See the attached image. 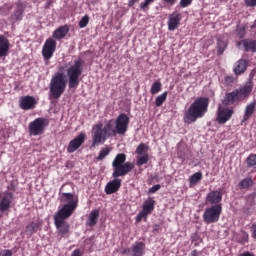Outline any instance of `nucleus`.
<instances>
[{
    "mask_svg": "<svg viewBox=\"0 0 256 256\" xmlns=\"http://www.w3.org/2000/svg\"><path fill=\"white\" fill-rule=\"evenodd\" d=\"M113 125H115V120H108L105 125L103 123L95 124L92 127V144L91 147H97L102 143H105L109 137H115V132L113 131Z\"/></svg>",
    "mask_w": 256,
    "mask_h": 256,
    "instance_id": "nucleus-1",
    "label": "nucleus"
},
{
    "mask_svg": "<svg viewBox=\"0 0 256 256\" xmlns=\"http://www.w3.org/2000/svg\"><path fill=\"white\" fill-rule=\"evenodd\" d=\"M209 98L201 97L196 99L184 114V122L191 124L201 119L207 113Z\"/></svg>",
    "mask_w": 256,
    "mask_h": 256,
    "instance_id": "nucleus-2",
    "label": "nucleus"
},
{
    "mask_svg": "<svg viewBox=\"0 0 256 256\" xmlns=\"http://www.w3.org/2000/svg\"><path fill=\"white\" fill-rule=\"evenodd\" d=\"M127 161V156L124 153L118 154L112 162L113 173L112 177L117 179V177H125L128 173H131L135 169V164L133 162Z\"/></svg>",
    "mask_w": 256,
    "mask_h": 256,
    "instance_id": "nucleus-3",
    "label": "nucleus"
},
{
    "mask_svg": "<svg viewBox=\"0 0 256 256\" xmlns=\"http://www.w3.org/2000/svg\"><path fill=\"white\" fill-rule=\"evenodd\" d=\"M50 95L53 99H59L67 89V79L63 72H58L50 80Z\"/></svg>",
    "mask_w": 256,
    "mask_h": 256,
    "instance_id": "nucleus-4",
    "label": "nucleus"
},
{
    "mask_svg": "<svg viewBox=\"0 0 256 256\" xmlns=\"http://www.w3.org/2000/svg\"><path fill=\"white\" fill-rule=\"evenodd\" d=\"M82 73H83V60L82 59L75 60L74 64L71 65L66 70L69 89H77V87H79V77H81Z\"/></svg>",
    "mask_w": 256,
    "mask_h": 256,
    "instance_id": "nucleus-5",
    "label": "nucleus"
},
{
    "mask_svg": "<svg viewBox=\"0 0 256 256\" xmlns=\"http://www.w3.org/2000/svg\"><path fill=\"white\" fill-rule=\"evenodd\" d=\"M222 211L223 206L221 204L212 205L206 208L203 213L204 223H207V225H211V223H217L221 217Z\"/></svg>",
    "mask_w": 256,
    "mask_h": 256,
    "instance_id": "nucleus-6",
    "label": "nucleus"
},
{
    "mask_svg": "<svg viewBox=\"0 0 256 256\" xmlns=\"http://www.w3.org/2000/svg\"><path fill=\"white\" fill-rule=\"evenodd\" d=\"M129 127V116L127 114H120L116 120H114V125H112V130L114 132V137L116 135H125Z\"/></svg>",
    "mask_w": 256,
    "mask_h": 256,
    "instance_id": "nucleus-7",
    "label": "nucleus"
},
{
    "mask_svg": "<svg viewBox=\"0 0 256 256\" xmlns=\"http://www.w3.org/2000/svg\"><path fill=\"white\" fill-rule=\"evenodd\" d=\"M46 125L47 120L45 118H37L33 122H30L28 127L30 135H33L34 137L43 135Z\"/></svg>",
    "mask_w": 256,
    "mask_h": 256,
    "instance_id": "nucleus-8",
    "label": "nucleus"
},
{
    "mask_svg": "<svg viewBox=\"0 0 256 256\" xmlns=\"http://www.w3.org/2000/svg\"><path fill=\"white\" fill-rule=\"evenodd\" d=\"M56 49L57 42L54 39L49 38L45 41L42 48V57L45 59L47 65H49V59L53 57V53H55Z\"/></svg>",
    "mask_w": 256,
    "mask_h": 256,
    "instance_id": "nucleus-9",
    "label": "nucleus"
},
{
    "mask_svg": "<svg viewBox=\"0 0 256 256\" xmlns=\"http://www.w3.org/2000/svg\"><path fill=\"white\" fill-rule=\"evenodd\" d=\"M223 200V193L218 190H211L206 195V204L207 205H221V201Z\"/></svg>",
    "mask_w": 256,
    "mask_h": 256,
    "instance_id": "nucleus-10",
    "label": "nucleus"
},
{
    "mask_svg": "<svg viewBox=\"0 0 256 256\" xmlns=\"http://www.w3.org/2000/svg\"><path fill=\"white\" fill-rule=\"evenodd\" d=\"M153 209H155V201L151 198L146 200L143 204L142 211L137 215L136 221H141L143 217H147V215L151 214L153 212Z\"/></svg>",
    "mask_w": 256,
    "mask_h": 256,
    "instance_id": "nucleus-11",
    "label": "nucleus"
},
{
    "mask_svg": "<svg viewBox=\"0 0 256 256\" xmlns=\"http://www.w3.org/2000/svg\"><path fill=\"white\" fill-rule=\"evenodd\" d=\"M13 193L4 192L0 199V211L1 213H5V211H9L11 208V204L13 203Z\"/></svg>",
    "mask_w": 256,
    "mask_h": 256,
    "instance_id": "nucleus-12",
    "label": "nucleus"
},
{
    "mask_svg": "<svg viewBox=\"0 0 256 256\" xmlns=\"http://www.w3.org/2000/svg\"><path fill=\"white\" fill-rule=\"evenodd\" d=\"M35 105H37V100L33 96H23L19 100V107L24 111L35 109Z\"/></svg>",
    "mask_w": 256,
    "mask_h": 256,
    "instance_id": "nucleus-13",
    "label": "nucleus"
},
{
    "mask_svg": "<svg viewBox=\"0 0 256 256\" xmlns=\"http://www.w3.org/2000/svg\"><path fill=\"white\" fill-rule=\"evenodd\" d=\"M86 137L87 135H85V133H80L75 139L70 141L67 147L68 153H75V151H77V149H79V147L85 143Z\"/></svg>",
    "mask_w": 256,
    "mask_h": 256,
    "instance_id": "nucleus-14",
    "label": "nucleus"
},
{
    "mask_svg": "<svg viewBox=\"0 0 256 256\" xmlns=\"http://www.w3.org/2000/svg\"><path fill=\"white\" fill-rule=\"evenodd\" d=\"M75 209H77V207L65 204L60 210H58L54 219L65 221V219H69V217L73 215V211H75Z\"/></svg>",
    "mask_w": 256,
    "mask_h": 256,
    "instance_id": "nucleus-15",
    "label": "nucleus"
},
{
    "mask_svg": "<svg viewBox=\"0 0 256 256\" xmlns=\"http://www.w3.org/2000/svg\"><path fill=\"white\" fill-rule=\"evenodd\" d=\"M233 115V110H229L227 108H221V106L218 108V116L217 121L220 125H223L231 119V116Z\"/></svg>",
    "mask_w": 256,
    "mask_h": 256,
    "instance_id": "nucleus-16",
    "label": "nucleus"
},
{
    "mask_svg": "<svg viewBox=\"0 0 256 256\" xmlns=\"http://www.w3.org/2000/svg\"><path fill=\"white\" fill-rule=\"evenodd\" d=\"M236 95L238 97V101H243L251 95V91H253V85L251 84H246L239 89H236Z\"/></svg>",
    "mask_w": 256,
    "mask_h": 256,
    "instance_id": "nucleus-17",
    "label": "nucleus"
},
{
    "mask_svg": "<svg viewBox=\"0 0 256 256\" xmlns=\"http://www.w3.org/2000/svg\"><path fill=\"white\" fill-rule=\"evenodd\" d=\"M118 189H121V179L116 177L114 180L106 184L105 193L106 195H113V193H117Z\"/></svg>",
    "mask_w": 256,
    "mask_h": 256,
    "instance_id": "nucleus-18",
    "label": "nucleus"
},
{
    "mask_svg": "<svg viewBox=\"0 0 256 256\" xmlns=\"http://www.w3.org/2000/svg\"><path fill=\"white\" fill-rule=\"evenodd\" d=\"M181 23V14L180 13H172L168 19V29L169 31H175L179 24Z\"/></svg>",
    "mask_w": 256,
    "mask_h": 256,
    "instance_id": "nucleus-19",
    "label": "nucleus"
},
{
    "mask_svg": "<svg viewBox=\"0 0 256 256\" xmlns=\"http://www.w3.org/2000/svg\"><path fill=\"white\" fill-rule=\"evenodd\" d=\"M25 11V5L23 3L18 2L16 11L11 15L10 21L11 23H17V21H21L23 19V13Z\"/></svg>",
    "mask_w": 256,
    "mask_h": 256,
    "instance_id": "nucleus-20",
    "label": "nucleus"
},
{
    "mask_svg": "<svg viewBox=\"0 0 256 256\" xmlns=\"http://www.w3.org/2000/svg\"><path fill=\"white\" fill-rule=\"evenodd\" d=\"M255 110H256V100H253L245 107L242 122L245 123V121H249V119L253 117Z\"/></svg>",
    "mask_w": 256,
    "mask_h": 256,
    "instance_id": "nucleus-21",
    "label": "nucleus"
},
{
    "mask_svg": "<svg viewBox=\"0 0 256 256\" xmlns=\"http://www.w3.org/2000/svg\"><path fill=\"white\" fill-rule=\"evenodd\" d=\"M256 198V192H253L252 194L247 196V204L243 208V214L244 215H251L254 211L253 203H255Z\"/></svg>",
    "mask_w": 256,
    "mask_h": 256,
    "instance_id": "nucleus-22",
    "label": "nucleus"
},
{
    "mask_svg": "<svg viewBox=\"0 0 256 256\" xmlns=\"http://www.w3.org/2000/svg\"><path fill=\"white\" fill-rule=\"evenodd\" d=\"M56 228L58 229V233L64 236L69 233V224L65 222V220H61L59 218H54Z\"/></svg>",
    "mask_w": 256,
    "mask_h": 256,
    "instance_id": "nucleus-23",
    "label": "nucleus"
},
{
    "mask_svg": "<svg viewBox=\"0 0 256 256\" xmlns=\"http://www.w3.org/2000/svg\"><path fill=\"white\" fill-rule=\"evenodd\" d=\"M61 201L62 203H67L66 205H70V207H77V203H79L77 197L71 193H63Z\"/></svg>",
    "mask_w": 256,
    "mask_h": 256,
    "instance_id": "nucleus-24",
    "label": "nucleus"
},
{
    "mask_svg": "<svg viewBox=\"0 0 256 256\" xmlns=\"http://www.w3.org/2000/svg\"><path fill=\"white\" fill-rule=\"evenodd\" d=\"M67 33H69V26H61L53 32L52 37L57 41H61V39L67 37Z\"/></svg>",
    "mask_w": 256,
    "mask_h": 256,
    "instance_id": "nucleus-25",
    "label": "nucleus"
},
{
    "mask_svg": "<svg viewBox=\"0 0 256 256\" xmlns=\"http://www.w3.org/2000/svg\"><path fill=\"white\" fill-rule=\"evenodd\" d=\"M7 53H9V40L4 35H0V59L7 57Z\"/></svg>",
    "mask_w": 256,
    "mask_h": 256,
    "instance_id": "nucleus-26",
    "label": "nucleus"
},
{
    "mask_svg": "<svg viewBox=\"0 0 256 256\" xmlns=\"http://www.w3.org/2000/svg\"><path fill=\"white\" fill-rule=\"evenodd\" d=\"M245 71H247V60L245 59L238 60L234 66L235 75H243Z\"/></svg>",
    "mask_w": 256,
    "mask_h": 256,
    "instance_id": "nucleus-27",
    "label": "nucleus"
},
{
    "mask_svg": "<svg viewBox=\"0 0 256 256\" xmlns=\"http://www.w3.org/2000/svg\"><path fill=\"white\" fill-rule=\"evenodd\" d=\"M132 253L133 256H143L145 253V243L136 242L134 245H132Z\"/></svg>",
    "mask_w": 256,
    "mask_h": 256,
    "instance_id": "nucleus-28",
    "label": "nucleus"
},
{
    "mask_svg": "<svg viewBox=\"0 0 256 256\" xmlns=\"http://www.w3.org/2000/svg\"><path fill=\"white\" fill-rule=\"evenodd\" d=\"M99 221V210H92L89 214L87 225L89 227H95Z\"/></svg>",
    "mask_w": 256,
    "mask_h": 256,
    "instance_id": "nucleus-29",
    "label": "nucleus"
},
{
    "mask_svg": "<svg viewBox=\"0 0 256 256\" xmlns=\"http://www.w3.org/2000/svg\"><path fill=\"white\" fill-rule=\"evenodd\" d=\"M235 101H239L236 90L226 94V96L223 100V103H224V105H233V103H235Z\"/></svg>",
    "mask_w": 256,
    "mask_h": 256,
    "instance_id": "nucleus-30",
    "label": "nucleus"
},
{
    "mask_svg": "<svg viewBox=\"0 0 256 256\" xmlns=\"http://www.w3.org/2000/svg\"><path fill=\"white\" fill-rule=\"evenodd\" d=\"M39 229V224L38 223H35V222H32V223H29L27 226H26V233L27 235H33V233H37V230Z\"/></svg>",
    "mask_w": 256,
    "mask_h": 256,
    "instance_id": "nucleus-31",
    "label": "nucleus"
},
{
    "mask_svg": "<svg viewBox=\"0 0 256 256\" xmlns=\"http://www.w3.org/2000/svg\"><path fill=\"white\" fill-rule=\"evenodd\" d=\"M111 153V148L109 147H104L100 150L99 155L97 156V161H103L107 155Z\"/></svg>",
    "mask_w": 256,
    "mask_h": 256,
    "instance_id": "nucleus-32",
    "label": "nucleus"
},
{
    "mask_svg": "<svg viewBox=\"0 0 256 256\" xmlns=\"http://www.w3.org/2000/svg\"><path fill=\"white\" fill-rule=\"evenodd\" d=\"M201 179H203V174L201 172L194 173L190 177V185H197Z\"/></svg>",
    "mask_w": 256,
    "mask_h": 256,
    "instance_id": "nucleus-33",
    "label": "nucleus"
},
{
    "mask_svg": "<svg viewBox=\"0 0 256 256\" xmlns=\"http://www.w3.org/2000/svg\"><path fill=\"white\" fill-rule=\"evenodd\" d=\"M225 49H227V42L218 39L217 40V51H218V55H223V53L225 52Z\"/></svg>",
    "mask_w": 256,
    "mask_h": 256,
    "instance_id": "nucleus-34",
    "label": "nucleus"
},
{
    "mask_svg": "<svg viewBox=\"0 0 256 256\" xmlns=\"http://www.w3.org/2000/svg\"><path fill=\"white\" fill-rule=\"evenodd\" d=\"M161 87H162L161 82L155 81L150 88L151 95H157V93L161 91Z\"/></svg>",
    "mask_w": 256,
    "mask_h": 256,
    "instance_id": "nucleus-35",
    "label": "nucleus"
},
{
    "mask_svg": "<svg viewBox=\"0 0 256 256\" xmlns=\"http://www.w3.org/2000/svg\"><path fill=\"white\" fill-rule=\"evenodd\" d=\"M244 47L246 51H252L255 53L256 51V40L253 41H244Z\"/></svg>",
    "mask_w": 256,
    "mask_h": 256,
    "instance_id": "nucleus-36",
    "label": "nucleus"
},
{
    "mask_svg": "<svg viewBox=\"0 0 256 256\" xmlns=\"http://www.w3.org/2000/svg\"><path fill=\"white\" fill-rule=\"evenodd\" d=\"M165 101H167V92L162 93L156 98L155 100L156 107H161V105H163Z\"/></svg>",
    "mask_w": 256,
    "mask_h": 256,
    "instance_id": "nucleus-37",
    "label": "nucleus"
},
{
    "mask_svg": "<svg viewBox=\"0 0 256 256\" xmlns=\"http://www.w3.org/2000/svg\"><path fill=\"white\" fill-rule=\"evenodd\" d=\"M253 185V180L251 178H245L240 182L241 189H249Z\"/></svg>",
    "mask_w": 256,
    "mask_h": 256,
    "instance_id": "nucleus-38",
    "label": "nucleus"
},
{
    "mask_svg": "<svg viewBox=\"0 0 256 256\" xmlns=\"http://www.w3.org/2000/svg\"><path fill=\"white\" fill-rule=\"evenodd\" d=\"M147 163H149V155L148 154H144L143 156H140L136 162L138 167H141V165H145Z\"/></svg>",
    "mask_w": 256,
    "mask_h": 256,
    "instance_id": "nucleus-39",
    "label": "nucleus"
},
{
    "mask_svg": "<svg viewBox=\"0 0 256 256\" xmlns=\"http://www.w3.org/2000/svg\"><path fill=\"white\" fill-rule=\"evenodd\" d=\"M145 151H149V147L143 143L136 148L137 155H143Z\"/></svg>",
    "mask_w": 256,
    "mask_h": 256,
    "instance_id": "nucleus-40",
    "label": "nucleus"
},
{
    "mask_svg": "<svg viewBox=\"0 0 256 256\" xmlns=\"http://www.w3.org/2000/svg\"><path fill=\"white\" fill-rule=\"evenodd\" d=\"M246 163L248 165V167H255L256 165V154H252L250 156H248Z\"/></svg>",
    "mask_w": 256,
    "mask_h": 256,
    "instance_id": "nucleus-41",
    "label": "nucleus"
},
{
    "mask_svg": "<svg viewBox=\"0 0 256 256\" xmlns=\"http://www.w3.org/2000/svg\"><path fill=\"white\" fill-rule=\"evenodd\" d=\"M87 25H89V16L85 15L84 17L81 18L79 22V27L80 29H85Z\"/></svg>",
    "mask_w": 256,
    "mask_h": 256,
    "instance_id": "nucleus-42",
    "label": "nucleus"
},
{
    "mask_svg": "<svg viewBox=\"0 0 256 256\" xmlns=\"http://www.w3.org/2000/svg\"><path fill=\"white\" fill-rule=\"evenodd\" d=\"M236 31L240 39H243V37H245V27L237 26Z\"/></svg>",
    "mask_w": 256,
    "mask_h": 256,
    "instance_id": "nucleus-43",
    "label": "nucleus"
},
{
    "mask_svg": "<svg viewBox=\"0 0 256 256\" xmlns=\"http://www.w3.org/2000/svg\"><path fill=\"white\" fill-rule=\"evenodd\" d=\"M191 3H193V0H180L179 7H181L182 9H185V7H189Z\"/></svg>",
    "mask_w": 256,
    "mask_h": 256,
    "instance_id": "nucleus-44",
    "label": "nucleus"
},
{
    "mask_svg": "<svg viewBox=\"0 0 256 256\" xmlns=\"http://www.w3.org/2000/svg\"><path fill=\"white\" fill-rule=\"evenodd\" d=\"M155 0H145L144 2L140 3V9H145L151 5Z\"/></svg>",
    "mask_w": 256,
    "mask_h": 256,
    "instance_id": "nucleus-45",
    "label": "nucleus"
},
{
    "mask_svg": "<svg viewBox=\"0 0 256 256\" xmlns=\"http://www.w3.org/2000/svg\"><path fill=\"white\" fill-rule=\"evenodd\" d=\"M159 189H161V185L156 184L149 189L148 193H151V194L157 193V191H159Z\"/></svg>",
    "mask_w": 256,
    "mask_h": 256,
    "instance_id": "nucleus-46",
    "label": "nucleus"
},
{
    "mask_svg": "<svg viewBox=\"0 0 256 256\" xmlns=\"http://www.w3.org/2000/svg\"><path fill=\"white\" fill-rule=\"evenodd\" d=\"M242 245H245V243L249 242V234L244 233L243 236L241 237V241Z\"/></svg>",
    "mask_w": 256,
    "mask_h": 256,
    "instance_id": "nucleus-47",
    "label": "nucleus"
},
{
    "mask_svg": "<svg viewBox=\"0 0 256 256\" xmlns=\"http://www.w3.org/2000/svg\"><path fill=\"white\" fill-rule=\"evenodd\" d=\"M250 231L252 233V238L256 239V222L251 225Z\"/></svg>",
    "mask_w": 256,
    "mask_h": 256,
    "instance_id": "nucleus-48",
    "label": "nucleus"
},
{
    "mask_svg": "<svg viewBox=\"0 0 256 256\" xmlns=\"http://www.w3.org/2000/svg\"><path fill=\"white\" fill-rule=\"evenodd\" d=\"M0 256H13V251H11V250H2V251H0Z\"/></svg>",
    "mask_w": 256,
    "mask_h": 256,
    "instance_id": "nucleus-49",
    "label": "nucleus"
},
{
    "mask_svg": "<svg viewBox=\"0 0 256 256\" xmlns=\"http://www.w3.org/2000/svg\"><path fill=\"white\" fill-rule=\"evenodd\" d=\"M247 7H256V0H245Z\"/></svg>",
    "mask_w": 256,
    "mask_h": 256,
    "instance_id": "nucleus-50",
    "label": "nucleus"
},
{
    "mask_svg": "<svg viewBox=\"0 0 256 256\" xmlns=\"http://www.w3.org/2000/svg\"><path fill=\"white\" fill-rule=\"evenodd\" d=\"M225 81H226L227 85H231V83H233V81H235V78L233 76H226Z\"/></svg>",
    "mask_w": 256,
    "mask_h": 256,
    "instance_id": "nucleus-51",
    "label": "nucleus"
},
{
    "mask_svg": "<svg viewBox=\"0 0 256 256\" xmlns=\"http://www.w3.org/2000/svg\"><path fill=\"white\" fill-rule=\"evenodd\" d=\"M71 256H83V252H81L79 249H76L72 252Z\"/></svg>",
    "mask_w": 256,
    "mask_h": 256,
    "instance_id": "nucleus-52",
    "label": "nucleus"
},
{
    "mask_svg": "<svg viewBox=\"0 0 256 256\" xmlns=\"http://www.w3.org/2000/svg\"><path fill=\"white\" fill-rule=\"evenodd\" d=\"M135 3H139V0H129L128 7H133Z\"/></svg>",
    "mask_w": 256,
    "mask_h": 256,
    "instance_id": "nucleus-53",
    "label": "nucleus"
},
{
    "mask_svg": "<svg viewBox=\"0 0 256 256\" xmlns=\"http://www.w3.org/2000/svg\"><path fill=\"white\" fill-rule=\"evenodd\" d=\"M164 3H167L168 5H173L174 3L177 2V0H163Z\"/></svg>",
    "mask_w": 256,
    "mask_h": 256,
    "instance_id": "nucleus-54",
    "label": "nucleus"
},
{
    "mask_svg": "<svg viewBox=\"0 0 256 256\" xmlns=\"http://www.w3.org/2000/svg\"><path fill=\"white\" fill-rule=\"evenodd\" d=\"M192 253H197V251H193Z\"/></svg>",
    "mask_w": 256,
    "mask_h": 256,
    "instance_id": "nucleus-55",
    "label": "nucleus"
}]
</instances>
